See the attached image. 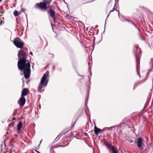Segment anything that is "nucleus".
Wrapping results in <instances>:
<instances>
[{"mask_svg":"<svg viewBox=\"0 0 153 153\" xmlns=\"http://www.w3.org/2000/svg\"><path fill=\"white\" fill-rule=\"evenodd\" d=\"M13 14L15 16H17L19 15L18 12L16 10L14 11Z\"/></svg>","mask_w":153,"mask_h":153,"instance_id":"f8f14e48","label":"nucleus"},{"mask_svg":"<svg viewBox=\"0 0 153 153\" xmlns=\"http://www.w3.org/2000/svg\"><path fill=\"white\" fill-rule=\"evenodd\" d=\"M27 54L24 50L21 49L18 52V56L19 61L18 62V68L22 71H24L25 77L28 79L30 73V62L27 60Z\"/></svg>","mask_w":153,"mask_h":153,"instance_id":"f257e3e1","label":"nucleus"},{"mask_svg":"<svg viewBox=\"0 0 153 153\" xmlns=\"http://www.w3.org/2000/svg\"><path fill=\"white\" fill-rule=\"evenodd\" d=\"M126 20L127 21H128V22H131V23L134 26H135V24L134 23H133V22H132V21H130L129 20H128V19H126Z\"/></svg>","mask_w":153,"mask_h":153,"instance_id":"4468645a","label":"nucleus"},{"mask_svg":"<svg viewBox=\"0 0 153 153\" xmlns=\"http://www.w3.org/2000/svg\"><path fill=\"white\" fill-rule=\"evenodd\" d=\"M62 146L64 147V146H62V145H60V146H56V147H62Z\"/></svg>","mask_w":153,"mask_h":153,"instance_id":"aec40b11","label":"nucleus"},{"mask_svg":"<svg viewBox=\"0 0 153 153\" xmlns=\"http://www.w3.org/2000/svg\"><path fill=\"white\" fill-rule=\"evenodd\" d=\"M118 13H119V12Z\"/></svg>","mask_w":153,"mask_h":153,"instance_id":"c756f323","label":"nucleus"},{"mask_svg":"<svg viewBox=\"0 0 153 153\" xmlns=\"http://www.w3.org/2000/svg\"><path fill=\"white\" fill-rule=\"evenodd\" d=\"M30 55H32V56H33V53H32V52H31H31H30Z\"/></svg>","mask_w":153,"mask_h":153,"instance_id":"a211bd4d","label":"nucleus"},{"mask_svg":"<svg viewBox=\"0 0 153 153\" xmlns=\"http://www.w3.org/2000/svg\"><path fill=\"white\" fill-rule=\"evenodd\" d=\"M36 151L37 153H41L40 152H39V151H38L36 150Z\"/></svg>","mask_w":153,"mask_h":153,"instance_id":"412c9836","label":"nucleus"},{"mask_svg":"<svg viewBox=\"0 0 153 153\" xmlns=\"http://www.w3.org/2000/svg\"><path fill=\"white\" fill-rule=\"evenodd\" d=\"M103 130H102L100 128H97L96 126H94V133L96 135H97L99 133Z\"/></svg>","mask_w":153,"mask_h":153,"instance_id":"9d476101","label":"nucleus"},{"mask_svg":"<svg viewBox=\"0 0 153 153\" xmlns=\"http://www.w3.org/2000/svg\"><path fill=\"white\" fill-rule=\"evenodd\" d=\"M47 3L45 2H41L36 4V6L42 10H46Z\"/></svg>","mask_w":153,"mask_h":153,"instance_id":"20e7f679","label":"nucleus"},{"mask_svg":"<svg viewBox=\"0 0 153 153\" xmlns=\"http://www.w3.org/2000/svg\"><path fill=\"white\" fill-rule=\"evenodd\" d=\"M26 102V99L24 97L21 96V97L18 101V103L20 106H23Z\"/></svg>","mask_w":153,"mask_h":153,"instance_id":"39448f33","label":"nucleus"},{"mask_svg":"<svg viewBox=\"0 0 153 153\" xmlns=\"http://www.w3.org/2000/svg\"><path fill=\"white\" fill-rule=\"evenodd\" d=\"M115 10V9H114V8L113 9V10H111L110 11V13H109V14L111 12H113V10ZM115 10H116V11H117V9H115Z\"/></svg>","mask_w":153,"mask_h":153,"instance_id":"dca6fc26","label":"nucleus"},{"mask_svg":"<svg viewBox=\"0 0 153 153\" xmlns=\"http://www.w3.org/2000/svg\"><path fill=\"white\" fill-rule=\"evenodd\" d=\"M13 126V125H12V124H9V127H11V126Z\"/></svg>","mask_w":153,"mask_h":153,"instance_id":"6ab92c4d","label":"nucleus"},{"mask_svg":"<svg viewBox=\"0 0 153 153\" xmlns=\"http://www.w3.org/2000/svg\"><path fill=\"white\" fill-rule=\"evenodd\" d=\"M28 90L27 89L24 88L22 91L21 96L24 97L26 96L28 94Z\"/></svg>","mask_w":153,"mask_h":153,"instance_id":"6e6552de","label":"nucleus"},{"mask_svg":"<svg viewBox=\"0 0 153 153\" xmlns=\"http://www.w3.org/2000/svg\"><path fill=\"white\" fill-rule=\"evenodd\" d=\"M67 132H68V131H67V132H66L65 133H64L63 134H66V133H67Z\"/></svg>","mask_w":153,"mask_h":153,"instance_id":"b1692460","label":"nucleus"},{"mask_svg":"<svg viewBox=\"0 0 153 153\" xmlns=\"http://www.w3.org/2000/svg\"><path fill=\"white\" fill-rule=\"evenodd\" d=\"M42 140L40 142V143H39V145H40V144L41 143V142H42Z\"/></svg>","mask_w":153,"mask_h":153,"instance_id":"5701e85b","label":"nucleus"},{"mask_svg":"<svg viewBox=\"0 0 153 153\" xmlns=\"http://www.w3.org/2000/svg\"><path fill=\"white\" fill-rule=\"evenodd\" d=\"M58 137H59V136H58V137H57L56 138V139H55V140H56L57 138Z\"/></svg>","mask_w":153,"mask_h":153,"instance_id":"393cba45","label":"nucleus"},{"mask_svg":"<svg viewBox=\"0 0 153 153\" xmlns=\"http://www.w3.org/2000/svg\"><path fill=\"white\" fill-rule=\"evenodd\" d=\"M22 126V122H20L18 124L17 126V128L18 131H19Z\"/></svg>","mask_w":153,"mask_h":153,"instance_id":"9b49d317","label":"nucleus"},{"mask_svg":"<svg viewBox=\"0 0 153 153\" xmlns=\"http://www.w3.org/2000/svg\"><path fill=\"white\" fill-rule=\"evenodd\" d=\"M3 23V21L2 20H1L0 22V25H1Z\"/></svg>","mask_w":153,"mask_h":153,"instance_id":"2eb2a0df","label":"nucleus"},{"mask_svg":"<svg viewBox=\"0 0 153 153\" xmlns=\"http://www.w3.org/2000/svg\"><path fill=\"white\" fill-rule=\"evenodd\" d=\"M2 0H0V2Z\"/></svg>","mask_w":153,"mask_h":153,"instance_id":"a878e982","label":"nucleus"},{"mask_svg":"<svg viewBox=\"0 0 153 153\" xmlns=\"http://www.w3.org/2000/svg\"><path fill=\"white\" fill-rule=\"evenodd\" d=\"M48 13L50 15L51 17L52 18L54 22H56L55 21V12L53 11L52 9H50L49 10Z\"/></svg>","mask_w":153,"mask_h":153,"instance_id":"423d86ee","label":"nucleus"},{"mask_svg":"<svg viewBox=\"0 0 153 153\" xmlns=\"http://www.w3.org/2000/svg\"><path fill=\"white\" fill-rule=\"evenodd\" d=\"M84 135H85V136H86V135H87V133H84Z\"/></svg>","mask_w":153,"mask_h":153,"instance_id":"4be33fe9","label":"nucleus"},{"mask_svg":"<svg viewBox=\"0 0 153 153\" xmlns=\"http://www.w3.org/2000/svg\"><path fill=\"white\" fill-rule=\"evenodd\" d=\"M14 119H15V118H13V120H14Z\"/></svg>","mask_w":153,"mask_h":153,"instance_id":"bb28decb","label":"nucleus"},{"mask_svg":"<svg viewBox=\"0 0 153 153\" xmlns=\"http://www.w3.org/2000/svg\"><path fill=\"white\" fill-rule=\"evenodd\" d=\"M9 153H11V152H10Z\"/></svg>","mask_w":153,"mask_h":153,"instance_id":"c85d7f7f","label":"nucleus"},{"mask_svg":"<svg viewBox=\"0 0 153 153\" xmlns=\"http://www.w3.org/2000/svg\"><path fill=\"white\" fill-rule=\"evenodd\" d=\"M13 43L14 45L17 47L20 48H22L24 46V43L19 38H15Z\"/></svg>","mask_w":153,"mask_h":153,"instance_id":"7ed1b4c3","label":"nucleus"},{"mask_svg":"<svg viewBox=\"0 0 153 153\" xmlns=\"http://www.w3.org/2000/svg\"><path fill=\"white\" fill-rule=\"evenodd\" d=\"M17 111V109H15L14 111V112L13 113V114L14 116L15 115Z\"/></svg>","mask_w":153,"mask_h":153,"instance_id":"ddd939ff","label":"nucleus"},{"mask_svg":"<svg viewBox=\"0 0 153 153\" xmlns=\"http://www.w3.org/2000/svg\"><path fill=\"white\" fill-rule=\"evenodd\" d=\"M151 60L152 61V59H151Z\"/></svg>","mask_w":153,"mask_h":153,"instance_id":"cd10ccee","label":"nucleus"},{"mask_svg":"<svg viewBox=\"0 0 153 153\" xmlns=\"http://www.w3.org/2000/svg\"><path fill=\"white\" fill-rule=\"evenodd\" d=\"M107 147L113 153H117V150L115 149L114 147L112 146L108 143L106 144Z\"/></svg>","mask_w":153,"mask_h":153,"instance_id":"0eeeda50","label":"nucleus"},{"mask_svg":"<svg viewBox=\"0 0 153 153\" xmlns=\"http://www.w3.org/2000/svg\"><path fill=\"white\" fill-rule=\"evenodd\" d=\"M49 72L47 71L45 74H44L42 77L40 82L38 88V91L39 93H41L43 91H41L42 89L45 87L47 84L48 82V80H46V79L49 76Z\"/></svg>","mask_w":153,"mask_h":153,"instance_id":"f03ea898","label":"nucleus"},{"mask_svg":"<svg viewBox=\"0 0 153 153\" xmlns=\"http://www.w3.org/2000/svg\"><path fill=\"white\" fill-rule=\"evenodd\" d=\"M143 144L142 142V139L141 138H139L137 140V146L139 148H140Z\"/></svg>","mask_w":153,"mask_h":153,"instance_id":"1a4fd4ad","label":"nucleus"},{"mask_svg":"<svg viewBox=\"0 0 153 153\" xmlns=\"http://www.w3.org/2000/svg\"><path fill=\"white\" fill-rule=\"evenodd\" d=\"M111 127H113V128H115V127L114 126H111L110 127H109V128H108V127H106L105 128V129H109V128H110Z\"/></svg>","mask_w":153,"mask_h":153,"instance_id":"f3484780","label":"nucleus"}]
</instances>
